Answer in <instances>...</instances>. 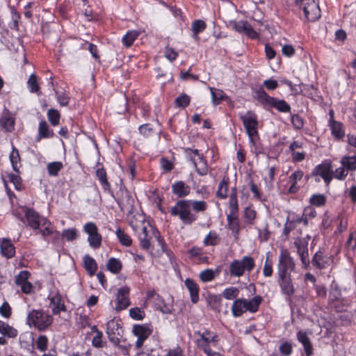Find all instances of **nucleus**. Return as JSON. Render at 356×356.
Wrapping results in <instances>:
<instances>
[{
  "mask_svg": "<svg viewBox=\"0 0 356 356\" xmlns=\"http://www.w3.org/2000/svg\"><path fill=\"white\" fill-rule=\"evenodd\" d=\"M296 262L287 249L280 250L277 264V284L281 292L287 296L295 293L292 273L296 272Z\"/></svg>",
  "mask_w": 356,
  "mask_h": 356,
  "instance_id": "1",
  "label": "nucleus"
},
{
  "mask_svg": "<svg viewBox=\"0 0 356 356\" xmlns=\"http://www.w3.org/2000/svg\"><path fill=\"white\" fill-rule=\"evenodd\" d=\"M133 229L138 233V238L140 241V246L142 249L149 250L151 248V240L153 237L156 238L159 245L161 246L163 252L167 251V246L164 240L161 237L160 233L154 227H150L149 229L143 222L138 226L132 225Z\"/></svg>",
  "mask_w": 356,
  "mask_h": 356,
  "instance_id": "2",
  "label": "nucleus"
},
{
  "mask_svg": "<svg viewBox=\"0 0 356 356\" xmlns=\"http://www.w3.org/2000/svg\"><path fill=\"white\" fill-rule=\"evenodd\" d=\"M25 217L28 225L33 229L37 230V234H40L44 240L47 241L48 236L54 234V230L51 227L50 221L41 216L34 209L26 208Z\"/></svg>",
  "mask_w": 356,
  "mask_h": 356,
  "instance_id": "3",
  "label": "nucleus"
},
{
  "mask_svg": "<svg viewBox=\"0 0 356 356\" xmlns=\"http://www.w3.org/2000/svg\"><path fill=\"white\" fill-rule=\"evenodd\" d=\"M262 302V298L260 296H256L251 300L245 298L236 299L232 305V313L234 317H239L245 312L255 313Z\"/></svg>",
  "mask_w": 356,
  "mask_h": 356,
  "instance_id": "4",
  "label": "nucleus"
},
{
  "mask_svg": "<svg viewBox=\"0 0 356 356\" xmlns=\"http://www.w3.org/2000/svg\"><path fill=\"white\" fill-rule=\"evenodd\" d=\"M170 214L178 217L185 225H191L197 220V216L191 210L188 200L181 199L170 209Z\"/></svg>",
  "mask_w": 356,
  "mask_h": 356,
  "instance_id": "5",
  "label": "nucleus"
},
{
  "mask_svg": "<svg viewBox=\"0 0 356 356\" xmlns=\"http://www.w3.org/2000/svg\"><path fill=\"white\" fill-rule=\"evenodd\" d=\"M53 322V317L42 309H33L27 315V324L40 332L45 331Z\"/></svg>",
  "mask_w": 356,
  "mask_h": 356,
  "instance_id": "6",
  "label": "nucleus"
},
{
  "mask_svg": "<svg viewBox=\"0 0 356 356\" xmlns=\"http://www.w3.org/2000/svg\"><path fill=\"white\" fill-rule=\"evenodd\" d=\"M257 100L265 106H270L282 113H289L291 106L283 99L269 96L263 88H259L256 92Z\"/></svg>",
  "mask_w": 356,
  "mask_h": 356,
  "instance_id": "7",
  "label": "nucleus"
},
{
  "mask_svg": "<svg viewBox=\"0 0 356 356\" xmlns=\"http://www.w3.org/2000/svg\"><path fill=\"white\" fill-rule=\"evenodd\" d=\"M255 266V262L252 257L244 256L241 259H234L229 264V274L231 276L240 277L245 271L250 273Z\"/></svg>",
  "mask_w": 356,
  "mask_h": 356,
  "instance_id": "8",
  "label": "nucleus"
},
{
  "mask_svg": "<svg viewBox=\"0 0 356 356\" xmlns=\"http://www.w3.org/2000/svg\"><path fill=\"white\" fill-rule=\"evenodd\" d=\"M240 120L250 141L254 143V137L257 136L259 134L257 115L253 111H248L245 114L240 115Z\"/></svg>",
  "mask_w": 356,
  "mask_h": 356,
  "instance_id": "9",
  "label": "nucleus"
},
{
  "mask_svg": "<svg viewBox=\"0 0 356 356\" xmlns=\"http://www.w3.org/2000/svg\"><path fill=\"white\" fill-rule=\"evenodd\" d=\"M310 176L314 177L316 182H319L321 178H322L326 186L328 187L332 180V168L331 163L325 161L321 164L317 165L312 170Z\"/></svg>",
  "mask_w": 356,
  "mask_h": 356,
  "instance_id": "10",
  "label": "nucleus"
},
{
  "mask_svg": "<svg viewBox=\"0 0 356 356\" xmlns=\"http://www.w3.org/2000/svg\"><path fill=\"white\" fill-rule=\"evenodd\" d=\"M296 4L302 9L308 21L315 22L320 18L321 10L314 0H296Z\"/></svg>",
  "mask_w": 356,
  "mask_h": 356,
  "instance_id": "11",
  "label": "nucleus"
},
{
  "mask_svg": "<svg viewBox=\"0 0 356 356\" xmlns=\"http://www.w3.org/2000/svg\"><path fill=\"white\" fill-rule=\"evenodd\" d=\"M334 260L332 254H327L324 250H319L312 257L311 263L315 268L322 270L330 266Z\"/></svg>",
  "mask_w": 356,
  "mask_h": 356,
  "instance_id": "12",
  "label": "nucleus"
},
{
  "mask_svg": "<svg viewBox=\"0 0 356 356\" xmlns=\"http://www.w3.org/2000/svg\"><path fill=\"white\" fill-rule=\"evenodd\" d=\"M83 231L88 235V241L93 249L99 248L102 245V237L98 232V228L92 222H87L83 226Z\"/></svg>",
  "mask_w": 356,
  "mask_h": 356,
  "instance_id": "13",
  "label": "nucleus"
},
{
  "mask_svg": "<svg viewBox=\"0 0 356 356\" xmlns=\"http://www.w3.org/2000/svg\"><path fill=\"white\" fill-rule=\"evenodd\" d=\"M106 334L109 341L115 346L119 345L123 329L118 321L111 320L106 324Z\"/></svg>",
  "mask_w": 356,
  "mask_h": 356,
  "instance_id": "14",
  "label": "nucleus"
},
{
  "mask_svg": "<svg viewBox=\"0 0 356 356\" xmlns=\"http://www.w3.org/2000/svg\"><path fill=\"white\" fill-rule=\"evenodd\" d=\"M120 197L117 202L123 211H127L128 214H131L134 209V199L130 192L126 188H120Z\"/></svg>",
  "mask_w": 356,
  "mask_h": 356,
  "instance_id": "15",
  "label": "nucleus"
},
{
  "mask_svg": "<svg viewBox=\"0 0 356 356\" xmlns=\"http://www.w3.org/2000/svg\"><path fill=\"white\" fill-rule=\"evenodd\" d=\"M152 332V329L147 324L145 325H134L133 327V333L137 337L136 342V348L142 347L144 341L149 337Z\"/></svg>",
  "mask_w": 356,
  "mask_h": 356,
  "instance_id": "16",
  "label": "nucleus"
},
{
  "mask_svg": "<svg viewBox=\"0 0 356 356\" xmlns=\"http://www.w3.org/2000/svg\"><path fill=\"white\" fill-rule=\"evenodd\" d=\"M130 289L128 286H123L118 289L116 294V305L115 309L118 312L127 309L130 305Z\"/></svg>",
  "mask_w": 356,
  "mask_h": 356,
  "instance_id": "17",
  "label": "nucleus"
},
{
  "mask_svg": "<svg viewBox=\"0 0 356 356\" xmlns=\"http://www.w3.org/2000/svg\"><path fill=\"white\" fill-rule=\"evenodd\" d=\"M232 28L239 33H243L251 39H256L259 37L258 33L252 29L251 25L244 20L234 22Z\"/></svg>",
  "mask_w": 356,
  "mask_h": 356,
  "instance_id": "18",
  "label": "nucleus"
},
{
  "mask_svg": "<svg viewBox=\"0 0 356 356\" xmlns=\"http://www.w3.org/2000/svg\"><path fill=\"white\" fill-rule=\"evenodd\" d=\"M219 341V337H200L195 339V344L197 348L209 356L214 351L211 348V344L216 346Z\"/></svg>",
  "mask_w": 356,
  "mask_h": 356,
  "instance_id": "19",
  "label": "nucleus"
},
{
  "mask_svg": "<svg viewBox=\"0 0 356 356\" xmlns=\"http://www.w3.org/2000/svg\"><path fill=\"white\" fill-rule=\"evenodd\" d=\"M172 193L179 198H184L191 193V187L184 181H176L172 184Z\"/></svg>",
  "mask_w": 356,
  "mask_h": 356,
  "instance_id": "20",
  "label": "nucleus"
},
{
  "mask_svg": "<svg viewBox=\"0 0 356 356\" xmlns=\"http://www.w3.org/2000/svg\"><path fill=\"white\" fill-rule=\"evenodd\" d=\"M54 135L53 129L49 128L45 120H42L39 122L36 141L39 142L42 138H53Z\"/></svg>",
  "mask_w": 356,
  "mask_h": 356,
  "instance_id": "21",
  "label": "nucleus"
},
{
  "mask_svg": "<svg viewBox=\"0 0 356 356\" xmlns=\"http://www.w3.org/2000/svg\"><path fill=\"white\" fill-rule=\"evenodd\" d=\"M1 254L7 259L13 258L15 254V248L10 239L2 238L0 241Z\"/></svg>",
  "mask_w": 356,
  "mask_h": 356,
  "instance_id": "22",
  "label": "nucleus"
},
{
  "mask_svg": "<svg viewBox=\"0 0 356 356\" xmlns=\"http://www.w3.org/2000/svg\"><path fill=\"white\" fill-rule=\"evenodd\" d=\"M49 306L51 307L52 312L55 315L59 314L60 312H65L66 310L62 297L58 293L50 298Z\"/></svg>",
  "mask_w": 356,
  "mask_h": 356,
  "instance_id": "23",
  "label": "nucleus"
},
{
  "mask_svg": "<svg viewBox=\"0 0 356 356\" xmlns=\"http://www.w3.org/2000/svg\"><path fill=\"white\" fill-rule=\"evenodd\" d=\"M297 339L303 346L306 355L311 356L313 354V346L307 334L300 330L297 333Z\"/></svg>",
  "mask_w": 356,
  "mask_h": 356,
  "instance_id": "24",
  "label": "nucleus"
},
{
  "mask_svg": "<svg viewBox=\"0 0 356 356\" xmlns=\"http://www.w3.org/2000/svg\"><path fill=\"white\" fill-rule=\"evenodd\" d=\"M95 174H96L97 178L98 179V180L99 181V182L102 185L103 190L105 192H108V193H111L113 195L111 188V184L107 179V175H106V170L103 167L98 168L96 170Z\"/></svg>",
  "mask_w": 356,
  "mask_h": 356,
  "instance_id": "25",
  "label": "nucleus"
},
{
  "mask_svg": "<svg viewBox=\"0 0 356 356\" xmlns=\"http://www.w3.org/2000/svg\"><path fill=\"white\" fill-rule=\"evenodd\" d=\"M329 123L332 136L338 140L343 138L345 136L343 124L334 120L332 116V120H330Z\"/></svg>",
  "mask_w": 356,
  "mask_h": 356,
  "instance_id": "26",
  "label": "nucleus"
},
{
  "mask_svg": "<svg viewBox=\"0 0 356 356\" xmlns=\"http://www.w3.org/2000/svg\"><path fill=\"white\" fill-rule=\"evenodd\" d=\"M185 285L190 292L191 300L193 303H197L199 300V287L196 282L187 278L185 280Z\"/></svg>",
  "mask_w": 356,
  "mask_h": 356,
  "instance_id": "27",
  "label": "nucleus"
},
{
  "mask_svg": "<svg viewBox=\"0 0 356 356\" xmlns=\"http://www.w3.org/2000/svg\"><path fill=\"white\" fill-rule=\"evenodd\" d=\"M19 344L22 348L26 350L31 355H34L35 354L34 348V338L31 334L23 337L22 336L20 337Z\"/></svg>",
  "mask_w": 356,
  "mask_h": 356,
  "instance_id": "28",
  "label": "nucleus"
},
{
  "mask_svg": "<svg viewBox=\"0 0 356 356\" xmlns=\"http://www.w3.org/2000/svg\"><path fill=\"white\" fill-rule=\"evenodd\" d=\"M229 185V178L227 176H224L222 179L220 181L216 191V197L221 200H225L227 197V192Z\"/></svg>",
  "mask_w": 356,
  "mask_h": 356,
  "instance_id": "29",
  "label": "nucleus"
},
{
  "mask_svg": "<svg viewBox=\"0 0 356 356\" xmlns=\"http://www.w3.org/2000/svg\"><path fill=\"white\" fill-rule=\"evenodd\" d=\"M207 28V24L202 19H195L191 24V30L193 31V38L195 40H199L200 38L198 34L202 33Z\"/></svg>",
  "mask_w": 356,
  "mask_h": 356,
  "instance_id": "30",
  "label": "nucleus"
},
{
  "mask_svg": "<svg viewBox=\"0 0 356 356\" xmlns=\"http://www.w3.org/2000/svg\"><path fill=\"white\" fill-rule=\"evenodd\" d=\"M0 333L5 337L15 338L17 336L18 331L15 327L9 325L7 323L0 320Z\"/></svg>",
  "mask_w": 356,
  "mask_h": 356,
  "instance_id": "31",
  "label": "nucleus"
},
{
  "mask_svg": "<svg viewBox=\"0 0 356 356\" xmlns=\"http://www.w3.org/2000/svg\"><path fill=\"white\" fill-rule=\"evenodd\" d=\"M188 202L191 211H193L195 214L197 213H203L208 208L207 203L204 200H188Z\"/></svg>",
  "mask_w": 356,
  "mask_h": 356,
  "instance_id": "32",
  "label": "nucleus"
},
{
  "mask_svg": "<svg viewBox=\"0 0 356 356\" xmlns=\"http://www.w3.org/2000/svg\"><path fill=\"white\" fill-rule=\"evenodd\" d=\"M84 268L90 275H93L97 270V264L95 260L88 254L83 257Z\"/></svg>",
  "mask_w": 356,
  "mask_h": 356,
  "instance_id": "33",
  "label": "nucleus"
},
{
  "mask_svg": "<svg viewBox=\"0 0 356 356\" xmlns=\"http://www.w3.org/2000/svg\"><path fill=\"white\" fill-rule=\"evenodd\" d=\"M340 163L348 172L356 170V156H344L341 159Z\"/></svg>",
  "mask_w": 356,
  "mask_h": 356,
  "instance_id": "34",
  "label": "nucleus"
},
{
  "mask_svg": "<svg viewBox=\"0 0 356 356\" xmlns=\"http://www.w3.org/2000/svg\"><path fill=\"white\" fill-rule=\"evenodd\" d=\"M10 160L12 164L13 169L16 173H19L20 156L18 150L13 147L12 152L10 154Z\"/></svg>",
  "mask_w": 356,
  "mask_h": 356,
  "instance_id": "35",
  "label": "nucleus"
},
{
  "mask_svg": "<svg viewBox=\"0 0 356 356\" xmlns=\"http://www.w3.org/2000/svg\"><path fill=\"white\" fill-rule=\"evenodd\" d=\"M63 168V165L62 162L54 161L47 164V170L49 176L56 177Z\"/></svg>",
  "mask_w": 356,
  "mask_h": 356,
  "instance_id": "36",
  "label": "nucleus"
},
{
  "mask_svg": "<svg viewBox=\"0 0 356 356\" xmlns=\"http://www.w3.org/2000/svg\"><path fill=\"white\" fill-rule=\"evenodd\" d=\"M220 238L216 232H210L204 238L203 243L204 246H215L220 243Z\"/></svg>",
  "mask_w": 356,
  "mask_h": 356,
  "instance_id": "37",
  "label": "nucleus"
},
{
  "mask_svg": "<svg viewBox=\"0 0 356 356\" xmlns=\"http://www.w3.org/2000/svg\"><path fill=\"white\" fill-rule=\"evenodd\" d=\"M122 268V263L120 259L112 257L110 258L107 263V268L111 273L118 274L120 272Z\"/></svg>",
  "mask_w": 356,
  "mask_h": 356,
  "instance_id": "38",
  "label": "nucleus"
},
{
  "mask_svg": "<svg viewBox=\"0 0 356 356\" xmlns=\"http://www.w3.org/2000/svg\"><path fill=\"white\" fill-rule=\"evenodd\" d=\"M199 160H200V167L197 166V163H196V161H195V159L194 157L191 158V161L195 166L196 171H197V174H199L201 176L206 175L208 172V167H207V162H206L205 159H204L203 156H200Z\"/></svg>",
  "mask_w": 356,
  "mask_h": 356,
  "instance_id": "39",
  "label": "nucleus"
},
{
  "mask_svg": "<svg viewBox=\"0 0 356 356\" xmlns=\"http://www.w3.org/2000/svg\"><path fill=\"white\" fill-rule=\"evenodd\" d=\"M116 236L120 243L124 246L129 247L132 243V239L131 237L126 234L124 230L118 227L116 230Z\"/></svg>",
  "mask_w": 356,
  "mask_h": 356,
  "instance_id": "40",
  "label": "nucleus"
},
{
  "mask_svg": "<svg viewBox=\"0 0 356 356\" xmlns=\"http://www.w3.org/2000/svg\"><path fill=\"white\" fill-rule=\"evenodd\" d=\"M0 124L3 129L8 132H11L15 128V120L10 116H3L0 118Z\"/></svg>",
  "mask_w": 356,
  "mask_h": 356,
  "instance_id": "41",
  "label": "nucleus"
},
{
  "mask_svg": "<svg viewBox=\"0 0 356 356\" xmlns=\"http://www.w3.org/2000/svg\"><path fill=\"white\" fill-rule=\"evenodd\" d=\"M327 201L326 196L323 194H314L309 198V203L316 207H323Z\"/></svg>",
  "mask_w": 356,
  "mask_h": 356,
  "instance_id": "42",
  "label": "nucleus"
},
{
  "mask_svg": "<svg viewBox=\"0 0 356 356\" xmlns=\"http://www.w3.org/2000/svg\"><path fill=\"white\" fill-rule=\"evenodd\" d=\"M138 33L136 31H128L122 38V41L127 47H131L134 40L138 38Z\"/></svg>",
  "mask_w": 356,
  "mask_h": 356,
  "instance_id": "43",
  "label": "nucleus"
},
{
  "mask_svg": "<svg viewBox=\"0 0 356 356\" xmlns=\"http://www.w3.org/2000/svg\"><path fill=\"white\" fill-rule=\"evenodd\" d=\"M302 94L309 98L317 97L318 90L313 85L302 83Z\"/></svg>",
  "mask_w": 356,
  "mask_h": 356,
  "instance_id": "44",
  "label": "nucleus"
},
{
  "mask_svg": "<svg viewBox=\"0 0 356 356\" xmlns=\"http://www.w3.org/2000/svg\"><path fill=\"white\" fill-rule=\"evenodd\" d=\"M47 118L51 124L55 127L60 122V115L57 110L51 108L47 112Z\"/></svg>",
  "mask_w": 356,
  "mask_h": 356,
  "instance_id": "45",
  "label": "nucleus"
},
{
  "mask_svg": "<svg viewBox=\"0 0 356 356\" xmlns=\"http://www.w3.org/2000/svg\"><path fill=\"white\" fill-rule=\"evenodd\" d=\"M298 254L308 252V242L305 238H299L294 241Z\"/></svg>",
  "mask_w": 356,
  "mask_h": 356,
  "instance_id": "46",
  "label": "nucleus"
},
{
  "mask_svg": "<svg viewBox=\"0 0 356 356\" xmlns=\"http://www.w3.org/2000/svg\"><path fill=\"white\" fill-rule=\"evenodd\" d=\"M27 86L31 92H38L40 91V86L35 74H32L30 75L27 81Z\"/></svg>",
  "mask_w": 356,
  "mask_h": 356,
  "instance_id": "47",
  "label": "nucleus"
},
{
  "mask_svg": "<svg viewBox=\"0 0 356 356\" xmlns=\"http://www.w3.org/2000/svg\"><path fill=\"white\" fill-rule=\"evenodd\" d=\"M210 90L213 104H218L221 100L224 99L225 93L222 90L213 88H210Z\"/></svg>",
  "mask_w": 356,
  "mask_h": 356,
  "instance_id": "48",
  "label": "nucleus"
},
{
  "mask_svg": "<svg viewBox=\"0 0 356 356\" xmlns=\"http://www.w3.org/2000/svg\"><path fill=\"white\" fill-rule=\"evenodd\" d=\"M291 123L293 124V128L296 130H300L303 128L305 124V120L303 118H302L298 114H293L291 115Z\"/></svg>",
  "mask_w": 356,
  "mask_h": 356,
  "instance_id": "49",
  "label": "nucleus"
},
{
  "mask_svg": "<svg viewBox=\"0 0 356 356\" xmlns=\"http://www.w3.org/2000/svg\"><path fill=\"white\" fill-rule=\"evenodd\" d=\"M348 172L346 169V168L341 165V166L335 169V170H332V179H337L338 180H344L348 176Z\"/></svg>",
  "mask_w": 356,
  "mask_h": 356,
  "instance_id": "50",
  "label": "nucleus"
},
{
  "mask_svg": "<svg viewBox=\"0 0 356 356\" xmlns=\"http://www.w3.org/2000/svg\"><path fill=\"white\" fill-rule=\"evenodd\" d=\"M239 290L236 287H229L225 289L222 292V296L227 300H232L236 298L238 296Z\"/></svg>",
  "mask_w": 356,
  "mask_h": 356,
  "instance_id": "51",
  "label": "nucleus"
},
{
  "mask_svg": "<svg viewBox=\"0 0 356 356\" xmlns=\"http://www.w3.org/2000/svg\"><path fill=\"white\" fill-rule=\"evenodd\" d=\"M19 174V173L10 174L8 177L10 181L14 185L15 188L17 191H21L23 188V184L22 178Z\"/></svg>",
  "mask_w": 356,
  "mask_h": 356,
  "instance_id": "52",
  "label": "nucleus"
},
{
  "mask_svg": "<svg viewBox=\"0 0 356 356\" xmlns=\"http://www.w3.org/2000/svg\"><path fill=\"white\" fill-rule=\"evenodd\" d=\"M214 278H215V272L211 268H207L204 270H202L200 273V279L203 282H211Z\"/></svg>",
  "mask_w": 356,
  "mask_h": 356,
  "instance_id": "53",
  "label": "nucleus"
},
{
  "mask_svg": "<svg viewBox=\"0 0 356 356\" xmlns=\"http://www.w3.org/2000/svg\"><path fill=\"white\" fill-rule=\"evenodd\" d=\"M191 98L186 94L179 95L175 99V105L177 107L186 108L190 104Z\"/></svg>",
  "mask_w": 356,
  "mask_h": 356,
  "instance_id": "54",
  "label": "nucleus"
},
{
  "mask_svg": "<svg viewBox=\"0 0 356 356\" xmlns=\"http://www.w3.org/2000/svg\"><path fill=\"white\" fill-rule=\"evenodd\" d=\"M129 315L133 319L140 321L144 318L145 313L140 307H134L129 309Z\"/></svg>",
  "mask_w": 356,
  "mask_h": 356,
  "instance_id": "55",
  "label": "nucleus"
},
{
  "mask_svg": "<svg viewBox=\"0 0 356 356\" xmlns=\"http://www.w3.org/2000/svg\"><path fill=\"white\" fill-rule=\"evenodd\" d=\"M48 339L45 335H40L35 341L37 349L40 351L44 352L47 349Z\"/></svg>",
  "mask_w": 356,
  "mask_h": 356,
  "instance_id": "56",
  "label": "nucleus"
},
{
  "mask_svg": "<svg viewBox=\"0 0 356 356\" xmlns=\"http://www.w3.org/2000/svg\"><path fill=\"white\" fill-rule=\"evenodd\" d=\"M155 305L157 309L160 310L163 314H171L172 307L166 305L162 298L156 300Z\"/></svg>",
  "mask_w": 356,
  "mask_h": 356,
  "instance_id": "57",
  "label": "nucleus"
},
{
  "mask_svg": "<svg viewBox=\"0 0 356 356\" xmlns=\"http://www.w3.org/2000/svg\"><path fill=\"white\" fill-rule=\"evenodd\" d=\"M268 254H269V252L268 253ZM273 273V262L269 259V255H267V258L265 261L263 268V275L264 277H269L272 276Z\"/></svg>",
  "mask_w": 356,
  "mask_h": 356,
  "instance_id": "58",
  "label": "nucleus"
},
{
  "mask_svg": "<svg viewBox=\"0 0 356 356\" xmlns=\"http://www.w3.org/2000/svg\"><path fill=\"white\" fill-rule=\"evenodd\" d=\"M57 101L60 106H67L69 103L70 97L65 91H55Z\"/></svg>",
  "mask_w": 356,
  "mask_h": 356,
  "instance_id": "59",
  "label": "nucleus"
},
{
  "mask_svg": "<svg viewBox=\"0 0 356 356\" xmlns=\"http://www.w3.org/2000/svg\"><path fill=\"white\" fill-rule=\"evenodd\" d=\"M138 129L140 133L145 137L152 136L154 134V130L150 124H142Z\"/></svg>",
  "mask_w": 356,
  "mask_h": 356,
  "instance_id": "60",
  "label": "nucleus"
},
{
  "mask_svg": "<svg viewBox=\"0 0 356 356\" xmlns=\"http://www.w3.org/2000/svg\"><path fill=\"white\" fill-rule=\"evenodd\" d=\"M0 314L6 318H9L11 316L12 309L7 301L3 302L0 306Z\"/></svg>",
  "mask_w": 356,
  "mask_h": 356,
  "instance_id": "61",
  "label": "nucleus"
},
{
  "mask_svg": "<svg viewBox=\"0 0 356 356\" xmlns=\"http://www.w3.org/2000/svg\"><path fill=\"white\" fill-rule=\"evenodd\" d=\"M29 273L27 270H22L20 273L15 277V283L17 286H19L24 283L28 282V278L29 276Z\"/></svg>",
  "mask_w": 356,
  "mask_h": 356,
  "instance_id": "62",
  "label": "nucleus"
},
{
  "mask_svg": "<svg viewBox=\"0 0 356 356\" xmlns=\"http://www.w3.org/2000/svg\"><path fill=\"white\" fill-rule=\"evenodd\" d=\"M62 236L67 241H73L77 237V231L75 228L64 229Z\"/></svg>",
  "mask_w": 356,
  "mask_h": 356,
  "instance_id": "63",
  "label": "nucleus"
},
{
  "mask_svg": "<svg viewBox=\"0 0 356 356\" xmlns=\"http://www.w3.org/2000/svg\"><path fill=\"white\" fill-rule=\"evenodd\" d=\"M279 350L282 355L289 356L292 353V346L289 342L285 341L280 346Z\"/></svg>",
  "mask_w": 356,
  "mask_h": 356,
  "instance_id": "64",
  "label": "nucleus"
}]
</instances>
